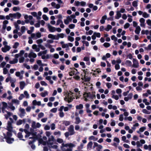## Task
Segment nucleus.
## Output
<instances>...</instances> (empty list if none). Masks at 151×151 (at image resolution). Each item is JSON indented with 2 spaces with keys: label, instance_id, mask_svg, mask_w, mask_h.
I'll return each mask as SVG.
<instances>
[{
  "label": "nucleus",
  "instance_id": "nucleus-14",
  "mask_svg": "<svg viewBox=\"0 0 151 151\" xmlns=\"http://www.w3.org/2000/svg\"><path fill=\"white\" fill-rule=\"evenodd\" d=\"M107 17L106 15L103 16L101 18V19L100 21L101 24H104L105 23V20L107 19Z\"/></svg>",
  "mask_w": 151,
  "mask_h": 151
},
{
  "label": "nucleus",
  "instance_id": "nucleus-57",
  "mask_svg": "<svg viewBox=\"0 0 151 151\" xmlns=\"http://www.w3.org/2000/svg\"><path fill=\"white\" fill-rule=\"evenodd\" d=\"M20 9L19 7H14L13 8V10L14 11H16L20 10Z\"/></svg>",
  "mask_w": 151,
  "mask_h": 151
},
{
  "label": "nucleus",
  "instance_id": "nucleus-17",
  "mask_svg": "<svg viewBox=\"0 0 151 151\" xmlns=\"http://www.w3.org/2000/svg\"><path fill=\"white\" fill-rule=\"evenodd\" d=\"M20 111L21 112L20 116L21 117L24 116L25 114V109L23 108H20Z\"/></svg>",
  "mask_w": 151,
  "mask_h": 151
},
{
  "label": "nucleus",
  "instance_id": "nucleus-60",
  "mask_svg": "<svg viewBox=\"0 0 151 151\" xmlns=\"http://www.w3.org/2000/svg\"><path fill=\"white\" fill-rule=\"evenodd\" d=\"M6 25H4L3 24V26H2V32L4 33L5 31V30L6 28Z\"/></svg>",
  "mask_w": 151,
  "mask_h": 151
},
{
  "label": "nucleus",
  "instance_id": "nucleus-22",
  "mask_svg": "<svg viewBox=\"0 0 151 151\" xmlns=\"http://www.w3.org/2000/svg\"><path fill=\"white\" fill-rule=\"evenodd\" d=\"M93 145V142L92 141H90L87 145V149L88 150L92 148Z\"/></svg>",
  "mask_w": 151,
  "mask_h": 151
},
{
  "label": "nucleus",
  "instance_id": "nucleus-50",
  "mask_svg": "<svg viewBox=\"0 0 151 151\" xmlns=\"http://www.w3.org/2000/svg\"><path fill=\"white\" fill-rule=\"evenodd\" d=\"M13 4L15 5H17L19 4V1L17 0H13Z\"/></svg>",
  "mask_w": 151,
  "mask_h": 151
},
{
  "label": "nucleus",
  "instance_id": "nucleus-41",
  "mask_svg": "<svg viewBox=\"0 0 151 151\" xmlns=\"http://www.w3.org/2000/svg\"><path fill=\"white\" fill-rule=\"evenodd\" d=\"M111 38L112 40H114L115 42H116L117 40V38L114 35L111 36Z\"/></svg>",
  "mask_w": 151,
  "mask_h": 151
},
{
  "label": "nucleus",
  "instance_id": "nucleus-26",
  "mask_svg": "<svg viewBox=\"0 0 151 151\" xmlns=\"http://www.w3.org/2000/svg\"><path fill=\"white\" fill-rule=\"evenodd\" d=\"M112 28V27L111 25L109 24H108L107 25V27L106 28H104V30L106 31H109V30L111 29Z\"/></svg>",
  "mask_w": 151,
  "mask_h": 151
},
{
  "label": "nucleus",
  "instance_id": "nucleus-6",
  "mask_svg": "<svg viewBox=\"0 0 151 151\" xmlns=\"http://www.w3.org/2000/svg\"><path fill=\"white\" fill-rule=\"evenodd\" d=\"M7 129L9 132H12V131L13 127L12 125V122L8 121L7 122Z\"/></svg>",
  "mask_w": 151,
  "mask_h": 151
},
{
  "label": "nucleus",
  "instance_id": "nucleus-15",
  "mask_svg": "<svg viewBox=\"0 0 151 151\" xmlns=\"http://www.w3.org/2000/svg\"><path fill=\"white\" fill-rule=\"evenodd\" d=\"M17 137L19 138L20 140H22L23 141H25V140L24 139H23V136L22 134V133L21 132H19L17 134Z\"/></svg>",
  "mask_w": 151,
  "mask_h": 151
},
{
  "label": "nucleus",
  "instance_id": "nucleus-28",
  "mask_svg": "<svg viewBox=\"0 0 151 151\" xmlns=\"http://www.w3.org/2000/svg\"><path fill=\"white\" fill-rule=\"evenodd\" d=\"M125 64L128 66H130L132 64V63L130 60H126L125 61Z\"/></svg>",
  "mask_w": 151,
  "mask_h": 151
},
{
  "label": "nucleus",
  "instance_id": "nucleus-55",
  "mask_svg": "<svg viewBox=\"0 0 151 151\" xmlns=\"http://www.w3.org/2000/svg\"><path fill=\"white\" fill-rule=\"evenodd\" d=\"M57 110V108H53L50 110V111L55 113L56 112Z\"/></svg>",
  "mask_w": 151,
  "mask_h": 151
},
{
  "label": "nucleus",
  "instance_id": "nucleus-8",
  "mask_svg": "<svg viewBox=\"0 0 151 151\" xmlns=\"http://www.w3.org/2000/svg\"><path fill=\"white\" fill-rule=\"evenodd\" d=\"M47 26L49 31L50 32H54L56 31V28L51 26L49 24H47Z\"/></svg>",
  "mask_w": 151,
  "mask_h": 151
},
{
  "label": "nucleus",
  "instance_id": "nucleus-61",
  "mask_svg": "<svg viewBox=\"0 0 151 151\" xmlns=\"http://www.w3.org/2000/svg\"><path fill=\"white\" fill-rule=\"evenodd\" d=\"M83 60L86 61H89L90 58L88 57H85L83 58Z\"/></svg>",
  "mask_w": 151,
  "mask_h": 151
},
{
  "label": "nucleus",
  "instance_id": "nucleus-4",
  "mask_svg": "<svg viewBox=\"0 0 151 151\" xmlns=\"http://www.w3.org/2000/svg\"><path fill=\"white\" fill-rule=\"evenodd\" d=\"M70 135H73L75 133L74 129V126L73 125H70L68 129Z\"/></svg>",
  "mask_w": 151,
  "mask_h": 151
},
{
  "label": "nucleus",
  "instance_id": "nucleus-46",
  "mask_svg": "<svg viewBox=\"0 0 151 151\" xmlns=\"http://www.w3.org/2000/svg\"><path fill=\"white\" fill-rule=\"evenodd\" d=\"M132 55L131 53H129L128 55H127V58H129L130 59H132Z\"/></svg>",
  "mask_w": 151,
  "mask_h": 151
},
{
  "label": "nucleus",
  "instance_id": "nucleus-34",
  "mask_svg": "<svg viewBox=\"0 0 151 151\" xmlns=\"http://www.w3.org/2000/svg\"><path fill=\"white\" fill-rule=\"evenodd\" d=\"M149 15L146 12H144L142 14V16L145 18H147L149 17Z\"/></svg>",
  "mask_w": 151,
  "mask_h": 151
},
{
  "label": "nucleus",
  "instance_id": "nucleus-3",
  "mask_svg": "<svg viewBox=\"0 0 151 151\" xmlns=\"http://www.w3.org/2000/svg\"><path fill=\"white\" fill-rule=\"evenodd\" d=\"M55 141V139L53 136L52 135L50 137L48 138V140L47 141V145H53V142Z\"/></svg>",
  "mask_w": 151,
  "mask_h": 151
},
{
  "label": "nucleus",
  "instance_id": "nucleus-51",
  "mask_svg": "<svg viewBox=\"0 0 151 151\" xmlns=\"http://www.w3.org/2000/svg\"><path fill=\"white\" fill-rule=\"evenodd\" d=\"M94 34L95 35L96 37H97L99 38L101 37V34L100 33H96V32H94Z\"/></svg>",
  "mask_w": 151,
  "mask_h": 151
},
{
  "label": "nucleus",
  "instance_id": "nucleus-31",
  "mask_svg": "<svg viewBox=\"0 0 151 151\" xmlns=\"http://www.w3.org/2000/svg\"><path fill=\"white\" fill-rule=\"evenodd\" d=\"M76 120L75 123L76 124H78L81 122V119L78 117H76Z\"/></svg>",
  "mask_w": 151,
  "mask_h": 151
},
{
  "label": "nucleus",
  "instance_id": "nucleus-19",
  "mask_svg": "<svg viewBox=\"0 0 151 151\" xmlns=\"http://www.w3.org/2000/svg\"><path fill=\"white\" fill-rule=\"evenodd\" d=\"M122 14L120 13V12L117 11L116 13V16L115 17V18L116 19H119V18L121 17Z\"/></svg>",
  "mask_w": 151,
  "mask_h": 151
},
{
  "label": "nucleus",
  "instance_id": "nucleus-52",
  "mask_svg": "<svg viewBox=\"0 0 151 151\" xmlns=\"http://www.w3.org/2000/svg\"><path fill=\"white\" fill-rule=\"evenodd\" d=\"M24 94L26 96V98H29V94L28 93L27 91H24Z\"/></svg>",
  "mask_w": 151,
  "mask_h": 151
},
{
  "label": "nucleus",
  "instance_id": "nucleus-13",
  "mask_svg": "<svg viewBox=\"0 0 151 151\" xmlns=\"http://www.w3.org/2000/svg\"><path fill=\"white\" fill-rule=\"evenodd\" d=\"M37 57L36 54L32 52V50H31L30 53L28 55V57L29 58L33 57L34 58H35Z\"/></svg>",
  "mask_w": 151,
  "mask_h": 151
},
{
  "label": "nucleus",
  "instance_id": "nucleus-59",
  "mask_svg": "<svg viewBox=\"0 0 151 151\" xmlns=\"http://www.w3.org/2000/svg\"><path fill=\"white\" fill-rule=\"evenodd\" d=\"M8 72V70L6 68H4L3 69V73L4 74H6Z\"/></svg>",
  "mask_w": 151,
  "mask_h": 151
},
{
  "label": "nucleus",
  "instance_id": "nucleus-56",
  "mask_svg": "<svg viewBox=\"0 0 151 151\" xmlns=\"http://www.w3.org/2000/svg\"><path fill=\"white\" fill-rule=\"evenodd\" d=\"M145 48L147 50H151V44H149L147 47H145Z\"/></svg>",
  "mask_w": 151,
  "mask_h": 151
},
{
  "label": "nucleus",
  "instance_id": "nucleus-9",
  "mask_svg": "<svg viewBox=\"0 0 151 151\" xmlns=\"http://www.w3.org/2000/svg\"><path fill=\"white\" fill-rule=\"evenodd\" d=\"M133 67L135 68H137L139 66V63L138 60L136 59H133Z\"/></svg>",
  "mask_w": 151,
  "mask_h": 151
},
{
  "label": "nucleus",
  "instance_id": "nucleus-62",
  "mask_svg": "<svg viewBox=\"0 0 151 151\" xmlns=\"http://www.w3.org/2000/svg\"><path fill=\"white\" fill-rule=\"evenodd\" d=\"M44 115V113L42 112H40L39 114H38V116L39 118H41Z\"/></svg>",
  "mask_w": 151,
  "mask_h": 151
},
{
  "label": "nucleus",
  "instance_id": "nucleus-45",
  "mask_svg": "<svg viewBox=\"0 0 151 151\" xmlns=\"http://www.w3.org/2000/svg\"><path fill=\"white\" fill-rule=\"evenodd\" d=\"M32 127L33 128V129H35L36 128V122H35L33 121L32 122Z\"/></svg>",
  "mask_w": 151,
  "mask_h": 151
},
{
  "label": "nucleus",
  "instance_id": "nucleus-53",
  "mask_svg": "<svg viewBox=\"0 0 151 151\" xmlns=\"http://www.w3.org/2000/svg\"><path fill=\"white\" fill-rule=\"evenodd\" d=\"M37 64H38L39 65L43 66V64L42 63V61L40 60H38L37 61Z\"/></svg>",
  "mask_w": 151,
  "mask_h": 151
},
{
  "label": "nucleus",
  "instance_id": "nucleus-43",
  "mask_svg": "<svg viewBox=\"0 0 151 151\" xmlns=\"http://www.w3.org/2000/svg\"><path fill=\"white\" fill-rule=\"evenodd\" d=\"M25 29V27L24 26H22L21 27V32L22 33L24 32Z\"/></svg>",
  "mask_w": 151,
  "mask_h": 151
},
{
  "label": "nucleus",
  "instance_id": "nucleus-35",
  "mask_svg": "<svg viewBox=\"0 0 151 151\" xmlns=\"http://www.w3.org/2000/svg\"><path fill=\"white\" fill-rule=\"evenodd\" d=\"M103 45L105 47L107 48L110 46V44L109 43L105 42L103 44Z\"/></svg>",
  "mask_w": 151,
  "mask_h": 151
},
{
  "label": "nucleus",
  "instance_id": "nucleus-18",
  "mask_svg": "<svg viewBox=\"0 0 151 151\" xmlns=\"http://www.w3.org/2000/svg\"><path fill=\"white\" fill-rule=\"evenodd\" d=\"M25 86V83L24 81H21L20 82V88L21 90H22Z\"/></svg>",
  "mask_w": 151,
  "mask_h": 151
},
{
  "label": "nucleus",
  "instance_id": "nucleus-37",
  "mask_svg": "<svg viewBox=\"0 0 151 151\" xmlns=\"http://www.w3.org/2000/svg\"><path fill=\"white\" fill-rule=\"evenodd\" d=\"M43 19L46 21H47L48 20V18L45 14H43L42 16Z\"/></svg>",
  "mask_w": 151,
  "mask_h": 151
},
{
  "label": "nucleus",
  "instance_id": "nucleus-5",
  "mask_svg": "<svg viewBox=\"0 0 151 151\" xmlns=\"http://www.w3.org/2000/svg\"><path fill=\"white\" fill-rule=\"evenodd\" d=\"M71 70L69 72V74L70 76H72L73 75L76 74V71H78V70L74 67L70 68Z\"/></svg>",
  "mask_w": 151,
  "mask_h": 151
},
{
  "label": "nucleus",
  "instance_id": "nucleus-29",
  "mask_svg": "<svg viewBox=\"0 0 151 151\" xmlns=\"http://www.w3.org/2000/svg\"><path fill=\"white\" fill-rule=\"evenodd\" d=\"M89 140H93L94 141H96L98 140V138L95 137L93 136H91L89 137Z\"/></svg>",
  "mask_w": 151,
  "mask_h": 151
},
{
  "label": "nucleus",
  "instance_id": "nucleus-30",
  "mask_svg": "<svg viewBox=\"0 0 151 151\" xmlns=\"http://www.w3.org/2000/svg\"><path fill=\"white\" fill-rule=\"evenodd\" d=\"M40 95L42 97H44L48 95V92L47 91H45L44 93H41Z\"/></svg>",
  "mask_w": 151,
  "mask_h": 151
},
{
  "label": "nucleus",
  "instance_id": "nucleus-47",
  "mask_svg": "<svg viewBox=\"0 0 151 151\" xmlns=\"http://www.w3.org/2000/svg\"><path fill=\"white\" fill-rule=\"evenodd\" d=\"M75 25L74 24H71L69 25L68 27L70 29H73L75 27Z\"/></svg>",
  "mask_w": 151,
  "mask_h": 151
},
{
  "label": "nucleus",
  "instance_id": "nucleus-40",
  "mask_svg": "<svg viewBox=\"0 0 151 151\" xmlns=\"http://www.w3.org/2000/svg\"><path fill=\"white\" fill-rule=\"evenodd\" d=\"M74 99V98H73L72 96H70L69 97H68V103H69L70 102H72L73 101V99Z\"/></svg>",
  "mask_w": 151,
  "mask_h": 151
},
{
  "label": "nucleus",
  "instance_id": "nucleus-32",
  "mask_svg": "<svg viewBox=\"0 0 151 151\" xmlns=\"http://www.w3.org/2000/svg\"><path fill=\"white\" fill-rule=\"evenodd\" d=\"M138 1V0L134 1L132 3V6L134 7H137L138 5H137Z\"/></svg>",
  "mask_w": 151,
  "mask_h": 151
},
{
  "label": "nucleus",
  "instance_id": "nucleus-27",
  "mask_svg": "<svg viewBox=\"0 0 151 151\" xmlns=\"http://www.w3.org/2000/svg\"><path fill=\"white\" fill-rule=\"evenodd\" d=\"M83 108V105L82 104H80L76 106V108L77 109H81Z\"/></svg>",
  "mask_w": 151,
  "mask_h": 151
},
{
  "label": "nucleus",
  "instance_id": "nucleus-11",
  "mask_svg": "<svg viewBox=\"0 0 151 151\" xmlns=\"http://www.w3.org/2000/svg\"><path fill=\"white\" fill-rule=\"evenodd\" d=\"M6 139V142L8 144H12L13 142L14 141V139L13 138L11 137H7L6 138H4Z\"/></svg>",
  "mask_w": 151,
  "mask_h": 151
},
{
  "label": "nucleus",
  "instance_id": "nucleus-23",
  "mask_svg": "<svg viewBox=\"0 0 151 151\" xmlns=\"http://www.w3.org/2000/svg\"><path fill=\"white\" fill-rule=\"evenodd\" d=\"M63 124H65V126H67L69 125L70 124V122L69 121H63Z\"/></svg>",
  "mask_w": 151,
  "mask_h": 151
},
{
  "label": "nucleus",
  "instance_id": "nucleus-36",
  "mask_svg": "<svg viewBox=\"0 0 151 151\" xmlns=\"http://www.w3.org/2000/svg\"><path fill=\"white\" fill-rule=\"evenodd\" d=\"M19 43L18 42H16L13 46V48L14 49L17 48V47L19 45Z\"/></svg>",
  "mask_w": 151,
  "mask_h": 151
},
{
  "label": "nucleus",
  "instance_id": "nucleus-20",
  "mask_svg": "<svg viewBox=\"0 0 151 151\" xmlns=\"http://www.w3.org/2000/svg\"><path fill=\"white\" fill-rule=\"evenodd\" d=\"M146 129V128L145 127H141L139 129V131H137V132L139 134H140V132H143Z\"/></svg>",
  "mask_w": 151,
  "mask_h": 151
},
{
  "label": "nucleus",
  "instance_id": "nucleus-58",
  "mask_svg": "<svg viewBox=\"0 0 151 151\" xmlns=\"http://www.w3.org/2000/svg\"><path fill=\"white\" fill-rule=\"evenodd\" d=\"M106 86L108 88H110L112 86V84L111 83H106Z\"/></svg>",
  "mask_w": 151,
  "mask_h": 151
},
{
  "label": "nucleus",
  "instance_id": "nucleus-10",
  "mask_svg": "<svg viewBox=\"0 0 151 151\" xmlns=\"http://www.w3.org/2000/svg\"><path fill=\"white\" fill-rule=\"evenodd\" d=\"M11 48V47L9 46L5 45L4 47L1 48V50L3 52H6L7 51H9Z\"/></svg>",
  "mask_w": 151,
  "mask_h": 151
},
{
  "label": "nucleus",
  "instance_id": "nucleus-63",
  "mask_svg": "<svg viewBox=\"0 0 151 151\" xmlns=\"http://www.w3.org/2000/svg\"><path fill=\"white\" fill-rule=\"evenodd\" d=\"M40 84L42 86H47V84L44 81H42L40 82Z\"/></svg>",
  "mask_w": 151,
  "mask_h": 151
},
{
  "label": "nucleus",
  "instance_id": "nucleus-1",
  "mask_svg": "<svg viewBox=\"0 0 151 151\" xmlns=\"http://www.w3.org/2000/svg\"><path fill=\"white\" fill-rule=\"evenodd\" d=\"M74 145L72 143L64 144L63 143L61 146V150L58 151H72V149L71 148L73 147Z\"/></svg>",
  "mask_w": 151,
  "mask_h": 151
},
{
  "label": "nucleus",
  "instance_id": "nucleus-24",
  "mask_svg": "<svg viewBox=\"0 0 151 151\" xmlns=\"http://www.w3.org/2000/svg\"><path fill=\"white\" fill-rule=\"evenodd\" d=\"M47 52V50H45L42 51H41L38 53V55L39 56H41L42 54L45 55Z\"/></svg>",
  "mask_w": 151,
  "mask_h": 151
},
{
  "label": "nucleus",
  "instance_id": "nucleus-33",
  "mask_svg": "<svg viewBox=\"0 0 151 151\" xmlns=\"http://www.w3.org/2000/svg\"><path fill=\"white\" fill-rule=\"evenodd\" d=\"M68 39L69 41L71 42H73L74 40V37H71L70 36H68Z\"/></svg>",
  "mask_w": 151,
  "mask_h": 151
},
{
  "label": "nucleus",
  "instance_id": "nucleus-12",
  "mask_svg": "<svg viewBox=\"0 0 151 151\" xmlns=\"http://www.w3.org/2000/svg\"><path fill=\"white\" fill-rule=\"evenodd\" d=\"M12 132H9V131L6 132V134L5 133H3V135L4 136V138H6L7 137L9 138L11 137L12 136Z\"/></svg>",
  "mask_w": 151,
  "mask_h": 151
},
{
  "label": "nucleus",
  "instance_id": "nucleus-48",
  "mask_svg": "<svg viewBox=\"0 0 151 151\" xmlns=\"http://www.w3.org/2000/svg\"><path fill=\"white\" fill-rule=\"evenodd\" d=\"M12 101L13 103L17 104H19V100L17 99H13Z\"/></svg>",
  "mask_w": 151,
  "mask_h": 151
},
{
  "label": "nucleus",
  "instance_id": "nucleus-7",
  "mask_svg": "<svg viewBox=\"0 0 151 151\" xmlns=\"http://www.w3.org/2000/svg\"><path fill=\"white\" fill-rule=\"evenodd\" d=\"M29 139H33V140L32 141L30 140L28 142L29 145H31V144L34 142H35L36 140L37 139H38V137L37 136H33L32 137H29Z\"/></svg>",
  "mask_w": 151,
  "mask_h": 151
},
{
  "label": "nucleus",
  "instance_id": "nucleus-2",
  "mask_svg": "<svg viewBox=\"0 0 151 151\" xmlns=\"http://www.w3.org/2000/svg\"><path fill=\"white\" fill-rule=\"evenodd\" d=\"M9 15L10 17L16 18H17L18 19H19L21 16V14L19 12H17L16 13L9 14Z\"/></svg>",
  "mask_w": 151,
  "mask_h": 151
},
{
  "label": "nucleus",
  "instance_id": "nucleus-64",
  "mask_svg": "<svg viewBox=\"0 0 151 151\" xmlns=\"http://www.w3.org/2000/svg\"><path fill=\"white\" fill-rule=\"evenodd\" d=\"M147 24L150 26H151V20L150 19H148L147 21Z\"/></svg>",
  "mask_w": 151,
  "mask_h": 151
},
{
  "label": "nucleus",
  "instance_id": "nucleus-39",
  "mask_svg": "<svg viewBox=\"0 0 151 151\" xmlns=\"http://www.w3.org/2000/svg\"><path fill=\"white\" fill-rule=\"evenodd\" d=\"M55 35L52 34H49L48 36V37L49 38L52 39L53 40H54Z\"/></svg>",
  "mask_w": 151,
  "mask_h": 151
},
{
  "label": "nucleus",
  "instance_id": "nucleus-21",
  "mask_svg": "<svg viewBox=\"0 0 151 151\" xmlns=\"http://www.w3.org/2000/svg\"><path fill=\"white\" fill-rule=\"evenodd\" d=\"M48 147L49 148V150L50 151H51V150L50 149L51 148H52L53 149H57L58 147V146L57 145H47Z\"/></svg>",
  "mask_w": 151,
  "mask_h": 151
},
{
  "label": "nucleus",
  "instance_id": "nucleus-16",
  "mask_svg": "<svg viewBox=\"0 0 151 151\" xmlns=\"http://www.w3.org/2000/svg\"><path fill=\"white\" fill-rule=\"evenodd\" d=\"M140 30L141 28L139 26H138L136 27V29L135 30V32L136 34L138 35L139 34Z\"/></svg>",
  "mask_w": 151,
  "mask_h": 151
},
{
  "label": "nucleus",
  "instance_id": "nucleus-44",
  "mask_svg": "<svg viewBox=\"0 0 151 151\" xmlns=\"http://www.w3.org/2000/svg\"><path fill=\"white\" fill-rule=\"evenodd\" d=\"M22 123V121L21 119H19L18 120L16 123L17 125H21Z\"/></svg>",
  "mask_w": 151,
  "mask_h": 151
},
{
  "label": "nucleus",
  "instance_id": "nucleus-25",
  "mask_svg": "<svg viewBox=\"0 0 151 151\" xmlns=\"http://www.w3.org/2000/svg\"><path fill=\"white\" fill-rule=\"evenodd\" d=\"M3 107H2V109L3 111H4V110L5 108H6L7 106V104L4 102H2Z\"/></svg>",
  "mask_w": 151,
  "mask_h": 151
},
{
  "label": "nucleus",
  "instance_id": "nucleus-38",
  "mask_svg": "<svg viewBox=\"0 0 151 151\" xmlns=\"http://www.w3.org/2000/svg\"><path fill=\"white\" fill-rule=\"evenodd\" d=\"M34 25L36 27H40V21H38V22L35 24Z\"/></svg>",
  "mask_w": 151,
  "mask_h": 151
},
{
  "label": "nucleus",
  "instance_id": "nucleus-54",
  "mask_svg": "<svg viewBox=\"0 0 151 151\" xmlns=\"http://www.w3.org/2000/svg\"><path fill=\"white\" fill-rule=\"evenodd\" d=\"M82 42L84 45V44H85L86 46L88 47L89 46V44L88 42L85 41H82Z\"/></svg>",
  "mask_w": 151,
  "mask_h": 151
},
{
  "label": "nucleus",
  "instance_id": "nucleus-42",
  "mask_svg": "<svg viewBox=\"0 0 151 151\" xmlns=\"http://www.w3.org/2000/svg\"><path fill=\"white\" fill-rule=\"evenodd\" d=\"M24 57H22L20 58L19 59V63H22L24 62Z\"/></svg>",
  "mask_w": 151,
  "mask_h": 151
},
{
  "label": "nucleus",
  "instance_id": "nucleus-49",
  "mask_svg": "<svg viewBox=\"0 0 151 151\" xmlns=\"http://www.w3.org/2000/svg\"><path fill=\"white\" fill-rule=\"evenodd\" d=\"M130 26V24L128 23H126L124 26V29H127Z\"/></svg>",
  "mask_w": 151,
  "mask_h": 151
}]
</instances>
